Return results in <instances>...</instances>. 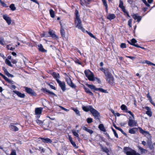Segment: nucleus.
I'll return each instance as SVG.
<instances>
[{
  "label": "nucleus",
  "mask_w": 155,
  "mask_h": 155,
  "mask_svg": "<svg viewBox=\"0 0 155 155\" xmlns=\"http://www.w3.org/2000/svg\"><path fill=\"white\" fill-rule=\"evenodd\" d=\"M82 109L85 112L90 111L95 119H99V113L97 110L94 108L92 106L90 105L84 106L82 107Z\"/></svg>",
  "instance_id": "obj_1"
},
{
  "label": "nucleus",
  "mask_w": 155,
  "mask_h": 155,
  "mask_svg": "<svg viewBox=\"0 0 155 155\" xmlns=\"http://www.w3.org/2000/svg\"><path fill=\"white\" fill-rule=\"evenodd\" d=\"M84 74L86 77L90 81H94L95 80L93 73L89 70L84 71Z\"/></svg>",
  "instance_id": "obj_2"
},
{
  "label": "nucleus",
  "mask_w": 155,
  "mask_h": 155,
  "mask_svg": "<svg viewBox=\"0 0 155 155\" xmlns=\"http://www.w3.org/2000/svg\"><path fill=\"white\" fill-rule=\"evenodd\" d=\"M107 81L110 84L114 83V79L113 76L109 72L105 75Z\"/></svg>",
  "instance_id": "obj_3"
},
{
  "label": "nucleus",
  "mask_w": 155,
  "mask_h": 155,
  "mask_svg": "<svg viewBox=\"0 0 155 155\" xmlns=\"http://www.w3.org/2000/svg\"><path fill=\"white\" fill-rule=\"evenodd\" d=\"M87 85L89 88H90L92 90H94L95 91H99L102 92L104 93H107V90H104L102 88H96L94 85H90L89 84H87Z\"/></svg>",
  "instance_id": "obj_4"
},
{
  "label": "nucleus",
  "mask_w": 155,
  "mask_h": 155,
  "mask_svg": "<svg viewBox=\"0 0 155 155\" xmlns=\"http://www.w3.org/2000/svg\"><path fill=\"white\" fill-rule=\"evenodd\" d=\"M75 23L76 27L78 29L81 30L83 32L85 31V29L82 26L81 20H75Z\"/></svg>",
  "instance_id": "obj_5"
},
{
  "label": "nucleus",
  "mask_w": 155,
  "mask_h": 155,
  "mask_svg": "<svg viewBox=\"0 0 155 155\" xmlns=\"http://www.w3.org/2000/svg\"><path fill=\"white\" fill-rule=\"evenodd\" d=\"M128 42L129 44H130L131 45L134 46L135 47H136L137 48H140L143 49H145V48H144L141 47L135 44V43H137V41L134 38L132 39L130 41H128Z\"/></svg>",
  "instance_id": "obj_6"
},
{
  "label": "nucleus",
  "mask_w": 155,
  "mask_h": 155,
  "mask_svg": "<svg viewBox=\"0 0 155 155\" xmlns=\"http://www.w3.org/2000/svg\"><path fill=\"white\" fill-rule=\"evenodd\" d=\"M57 83L59 84L63 91H64L66 90V85L64 82L61 81L60 80H58Z\"/></svg>",
  "instance_id": "obj_7"
},
{
  "label": "nucleus",
  "mask_w": 155,
  "mask_h": 155,
  "mask_svg": "<svg viewBox=\"0 0 155 155\" xmlns=\"http://www.w3.org/2000/svg\"><path fill=\"white\" fill-rule=\"evenodd\" d=\"M134 150L130 148L125 147L124 148V151L127 155H130Z\"/></svg>",
  "instance_id": "obj_8"
},
{
  "label": "nucleus",
  "mask_w": 155,
  "mask_h": 155,
  "mask_svg": "<svg viewBox=\"0 0 155 155\" xmlns=\"http://www.w3.org/2000/svg\"><path fill=\"white\" fill-rule=\"evenodd\" d=\"M66 81L68 85L71 87L75 88L76 87V85L73 83L71 79L69 78H66Z\"/></svg>",
  "instance_id": "obj_9"
},
{
  "label": "nucleus",
  "mask_w": 155,
  "mask_h": 155,
  "mask_svg": "<svg viewBox=\"0 0 155 155\" xmlns=\"http://www.w3.org/2000/svg\"><path fill=\"white\" fill-rule=\"evenodd\" d=\"M137 124V122L135 120L130 119L128 121V125L130 127L136 126Z\"/></svg>",
  "instance_id": "obj_10"
},
{
  "label": "nucleus",
  "mask_w": 155,
  "mask_h": 155,
  "mask_svg": "<svg viewBox=\"0 0 155 155\" xmlns=\"http://www.w3.org/2000/svg\"><path fill=\"white\" fill-rule=\"evenodd\" d=\"M49 37H51L55 39L58 38V37L55 34L54 31L51 30H50L49 31Z\"/></svg>",
  "instance_id": "obj_11"
},
{
  "label": "nucleus",
  "mask_w": 155,
  "mask_h": 155,
  "mask_svg": "<svg viewBox=\"0 0 155 155\" xmlns=\"http://www.w3.org/2000/svg\"><path fill=\"white\" fill-rule=\"evenodd\" d=\"M10 129L14 131H16L18 130V128L16 126L14 125V124L13 123H11L9 126Z\"/></svg>",
  "instance_id": "obj_12"
},
{
  "label": "nucleus",
  "mask_w": 155,
  "mask_h": 155,
  "mask_svg": "<svg viewBox=\"0 0 155 155\" xmlns=\"http://www.w3.org/2000/svg\"><path fill=\"white\" fill-rule=\"evenodd\" d=\"M25 88L26 92L28 93L33 95H35V93L32 89L28 87H25Z\"/></svg>",
  "instance_id": "obj_13"
},
{
  "label": "nucleus",
  "mask_w": 155,
  "mask_h": 155,
  "mask_svg": "<svg viewBox=\"0 0 155 155\" xmlns=\"http://www.w3.org/2000/svg\"><path fill=\"white\" fill-rule=\"evenodd\" d=\"M147 145L151 150L154 149V147L152 144L151 140H147Z\"/></svg>",
  "instance_id": "obj_14"
},
{
  "label": "nucleus",
  "mask_w": 155,
  "mask_h": 155,
  "mask_svg": "<svg viewBox=\"0 0 155 155\" xmlns=\"http://www.w3.org/2000/svg\"><path fill=\"white\" fill-rule=\"evenodd\" d=\"M131 16L134 19H141L142 16H140L138 14L133 13L131 15Z\"/></svg>",
  "instance_id": "obj_15"
},
{
  "label": "nucleus",
  "mask_w": 155,
  "mask_h": 155,
  "mask_svg": "<svg viewBox=\"0 0 155 155\" xmlns=\"http://www.w3.org/2000/svg\"><path fill=\"white\" fill-rule=\"evenodd\" d=\"M147 111H146V114L149 117H151L152 115V113L150 108L148 107H145Z\"/></svg>",
  "instance_id": "obj_16"
},
{
  "label": "nucleus",
  "mask_w": 155,
  "mask_h": 155,
  "mask_svg": "<svg viewBox=\"0 0 155 155\" xmlns=\"http://www.w3.org/2000/svg\"><path fill=\"white\" fill-rule=\"evenodd\" d=\"M13 92L20 97L23 98L25 97V94H24L21 93L18 91H14Z\"/></svg>",
  "instance_id": "obj_17"
},
{
  "label": "nucleus",
  "mask_w": 155,
  "mask_h": 155,
  "mask_svg": "<svg viewBox=\"0 0 155 155\" xmlns=\"http://www.w3.org/2000/svg\"><path fill=\"white\" fill-rule=\"evenodd\" d=\"M40 139L42 140L43 142L45 143H51L52 142V140L48 138L41 137Z\"/></svg>",
  "instance_id": "obj_18"
},
{
  "label": "nucleus",
  "mask_w": 155,
  "mask_h": 155,
  "mask_svg": "<svg viewBox=\"0 0 155 155\" xmlns=\"http://www.w3.org/2000/svg\"><path fill=\"white\" fill-rule=\"evenodd\" d=\"M52 75L53 77L56 79L57 82L58 80H59V79L60 78V75L58 73L55 72H53L52 73Z\"/></svg>",
  "instance_id": "obj_19"
},
{
  "label": "nucleus",
  "mask_w": 155,
  "mask_h": 155,
  "mask_svg": "<svg viewBox=\"0 0 155 155\" xmlns=\"http://www.w3.org/2000/svg\"><path fill=\"white\" fill-rule=\"evenodd\" d=\"M60 25L61 26V28L60 31L61 35L62 37H65V32L64 30L62 28V24L61 21L60 22Z\"/></svg>",
  "instance_id": "obj_20"
},
{
  "label": "nucleus",
  "mask_w": 155,
  "mask_h": 155,
  "mask_svg": "<svg viewBox=\"0 0 155 155\" xmlns=\"http://www.w3.org/2000/svg\"><path fill=\"white\" fill-rule=\"evenodd\" d=\"M39 50L43 52H46L47 51L45 49L43 48V46L41 44H39L38 45Z\"/></svg>",
  "instance_id": "obj_21"
},
{
  "label": "nucleus",
  "mask_w": 155,
  "mask_h": 155,
  "mask_svg": "<svg viewBox=\"0 0 155 155\" xmlns=\"http://www.w3.org/2000/svg\"><path fill=\"white\" fill-rule=\"evenodd\" d=\"M42 110V108L39 107L36 108L35 109V113L36 114H40L41 113Z\"/></svg>",
  "instance_id": "obj_22"
},
{
  "label": "nucleus",
  "mask_w": 155,
  "mask_h": 155,
  "mask_svg": "<svg viewBox=\"0 0 155 155\" xmlns=\"http://www.w3.org/2000/svg\"><path fill=\"white\" fill-rule=\"evenodd\" d=\"M115 15L114 14H110L107 17L108 19H113L115 18Z\"/></svg>",
  "instance_id": "obj_23"
},
{
  "label": "nucleus",
  "mask_w": 155,
  "mask_h": 155,
  "mask_svg": "<svg viewBox=\"0 0 155 155\" xmlns=\"http://www.w3.org/2000/svg\"><path fill=\"white\" fill-rule=\"evenodd\" d=\"M99 128L102 131L105 132L106 131V130L103 124H100L98 126Z\"/></svg>",
  "instance_id": "obj_24"
},
{
  "label": "nucleus",
  "mask_w": 155,
  "mask_h": 155,
  "mask_svg": "<svg viewBox=\"0 0 155 155\" xmlns=\"http://www.w3.org/2000/svg\"><path fill=\"white\" fill-rule=\"evenodd\" d=\"M82 129L84 130L89 133L91 134H92L93 133L92 130L88 129L85 127H83Z\"/></svg>",
  "instance_id": "obj_25"
},
{
  "label": "nucleus",
  "mask_w": 155,
  "mask_h": 155,
  "mask_svg": "<svg viewBox=\"0 0 155 155\" xmlns=\"http://www.w3.org/2000/svg\"><path fill=\"white\" fill-rule=\"evenodd\" d=\"M41 36L42 37H49V32H43V33L41 35Z\"/></svg>",
  "instance_id": "obj_26"
},
{
  "label": "nucleus",
  "mask_w": 155,
  "mask_h": 155,
  "mask_svg": "<svg viewBox=\"0 0 155 155\" xmlns=\"http://www.w3.org/2000/svg\"><path fill=\"white\" fill-rule=\"evenodd\" d=\"M144 136L147 138L148 139L147 140H151V137L148 131L146 132V133L144 134Z\"/></svg>",
  "instance_id": "obj_27"
},
{
  "label": "nucleus",
  "mask_w": 155,
  "mask_h": 155,
  "mask_svg": "<svg viewBox=\"0 0 155 155\" xmlns=\"http://www.w3.org/2000/svg\"><path fill=\"white\" fill-rule=\"evenodd\" d=\"M103 5L105 7V9L107 12L108 11V5L106 0H102Z\"/></svg>",
  "instance_id": "obj_28"
},
{
  "label": "nucleus",
  "mask_w": 155,
  "mask_h": 155,
  "mask_svg": "<svg viewBox=\"0 0 155 155\" xmlns=\"http://www.w3.org/2000/svg\"><path fill=\"white\" fill-rule=\"evenodd\" d=\"M142 63L144 64V63H146L148 64L151 65H153L154 66H155V64H153L152 63V62H151L150 61H148V60H145V61H143L142 62Z\"/></svg>",
  "instance_id": "obj_29"
},
{
  "label": "nucleus",
  "mask_w": 155,
  "mask_h": 155,
  "mask_svg": "<svg viewBox=\"0 0 155 155\" xmlns=\"http://www.w3.org/2000/svg\"><path fill=\"white\" fill-rule=\"evenodd\" d=\"M84 90L85 91L87 94H89L91 96H93V94L92 92H91L90 90L87 88L84 87Z\"/></svg>",
  "instance_id": "obj_30"
},
{
  "label": "nucleus",
  "mask_w": 155,
  "mask_h": 155,
  "mask_svg": "<svg viewBox=\"0 0 155 155\" xmlns=\"http://www.w3.org/2000/svg\"><path fill=\"white\" fill-rule=\"evenodd\" d=\"M5 64L8 65V66L12 67L13 66L12 64H11V61H9L8 59H6L5 60Z\"/></svg>",
  "instance_id": "obj_31"
},
{
  "label": "nucleus",
  "mask_w": 155,
  "mask_h": 155,
  "mask_svg": "<svg viewBox=\"0 0 155 155\" xmlns=\"http://www.w3.org/2000/svg\"><path fill=\"white\" fill-rule=\"evenodd\" d=\"M45 120H44L43 121H42L41 120H39L38 119H37L36 120V122L39 125H41L43 124H44V122L45 121Z\"/></svg>",
  "instance_id": "obj_32"
},
{
  "label": "nucleus",
  "mask_w": 155,
  "mask_h": 155,
  "mask_svg": "<svg viewBox=\"0 0 155 155\" xmlns=\"http://www.w3.org/2000/svg\"><path fill=\"white\" fill-rule=\"evenodd\" d=\"M0 44L4 46L5 45V42L2 37H0Z\"/></svg>",
  "instance_id": "obj_33"
},
{
  "label": "nucleus",
  "mask_w": 155,
  "mask_h": 155,
  "mask_svg": "<svg viewBox=\"0 0 155 155\" xmlns=\"http://www.w3.org/2000/svg\"><path fill=\"white\" fill-rule=\"evenodd\" d=\"M100 70H101V71H102L104 73L105 75L106 74H107L109 72L108 71L107 69H106L105 68H100Z\"/></svg>",
  "instance_id": "obj_34"
},
{
  "label": "nucleus",
  "mask_w": 155,
  "mask_h": 155,
  "mask_svg": "<svg viewBox=\"0 0 155 155\" xmlns=\"http://www.w3.org/2000/svg\"><path fill=\"white\" fill-rule=\"evenodd\" d=\"M75 19H80L79 18V15L78 10H76L75 11Z\"/></svg>",
  "instance_id": "obj_35"
},
{
  "label": "nucleus",
  "mask_w": 155,
  "mask_h": 155,
  "mask_svg": "<svg viewBox=\"0 0 155 155\" xmlns=\"http://www.w3.org/2000/svg\"><path fill=\"white\" fill-rule=\"evenodd\" d=\"M101 149L104 152L107 153V154L108 153V152H109V150L106 147H103L102 146H101Z\"/></svg>",
  "instance_id": "obj_36"
},
{
  "label": "nucleus",
  "mask_w": 155,
  "mask_h": 155,
  "mask_svg": "<svg viewBox=\"0 0 155 155\" xmlns=\"http://www.w3.org/2000/svg\"><path fill=\"white\" fill-rule=\"evenodd\" d=\"M121 110H125L126 111L127 110V107L124 104H122L121 106Z\"/></svg>",
  "instance_id": "obj_37"
},
{
  "label": "nucleus",
  "mask_w": 155,
  "mask_h": 155,
  "mask_svg": "<svg viewBox=\"0 0 155 155\" xmlns=\"http://www.w3.org/2000/svg\"><path fill=\"white\" fill-rule=\"evenodd\" d=\"M9 7L12 11H14L16 9L15 5L13 4H12L9 6Z\"/></svg>",
  "instance_id": "obj_38"
},
{
  "label": "nucleus",
  "mask_w": 155,
  "mask_h": 155,
  "mask_svg": "<svg viewBox=\"0 0 155 155\" xmlns=\"http://www.w3.org/2000/svg\"><path fill=\"white\" fill-rule=\"evenodd\" d=\"M50 13L51 17L53 18L54 17V13L52 9H51L50 11Z\"/></svg>",
  "instance_id": "obj_39"
},
{
  "label": "nucleus",
  "mask_w": 155,
  "mask_h": 155,
  "mask_svg": "<svg viewBox=\"0 0 155 155\" xmlns=\"http://www.w3.org/2000/svg\"><path fill=\"white\" fill-rule=\"evenodd\" d=\"M119 7L121 8L125 7L123 6V1L121 0H120L119 1Z\"/></svg>",
  "instance_id": "obj_40"
},
{
  "label": "nucleus",
  "mask_w": 155,
  "mask_h": 155,
  "mask_svg": "<svg viewBox=\"0 0 155 155\" xmlns=\"http://www.w3.org/2000/svg\"><path fill=\"white\" fill-rule=\"evenodd\" d=\"M139 130L140 133L144 135L146 133V132H147V131H145L142 128L140 127H139Z\"/></svg>",
  "instance_id": "obj_41"
},
{
  "label": "nucleus",
  "mask_w": 155,
  "mask_h": 155,
  "mask_svg": "<svg viewBox=\"0 0 155 155\" xmlns=\"http://www.w3.org/2000/svg\"><path fill=\"white\" fill-rule=\"evenodd\" d=\"M136 129V128H133L130 129L129 131V132L131 134H134L135 133V131L134 130V129Z\"/></svg>",
  "instance_id": "obj_42"
},
{
  "label": "nucleus",
  "mask_w": 155,
  "mask_h": 155,
  "mask_svg": "<svg viewBox=\"0 0 155 155\" xmlns=\"http://www.w3.org/2000/svg\"><path fill=\"white\" fill-rule=\"evenodd\" d=\"M46 92H47V93H48L49 94H50V95H53L54 96L57 97V95L56 94H55L53 92H51L48 90H46Z\"/></svg>",
  "instance_id": "obj_43"
},
{
  "label": "nucleus",
  "mask_w": 155,
  "mask_h": 155,
  "mask_svg": "<svg viewBox=\"0 0 155 155\" xmlns=\"http://www.w3.org/2000/svg\"><path fill=\"white\" fill-rule=\"evenodd\" d=\"M11 45H7V49H8V50H11V51H13L15 50V48H13V47H10V46H11Z\"/></svg>",
  "instance_id": "obj_44"
},
{
  "label": "nucleus",
  "mask_w": 155,
  "mask_h": 155,
  "mask_svg": "<svg viewBox=\"0 0 155 155\" xmlns=\"http://www.w3.org/2000/svg\"><path fill=\"white\" fill-rule=\"evenodd\" d=\"M0 3L3 7H8V6H7L6 4L1 0H0Z\"/></svg>",
  "instance_id": "obj_45"
},
{
  "label": "nucleus",
  "mask_w": 155,
  "mask_h": 155,
  "mask_svg": "<svg viewBox=\"0 0 155 155\" xmlns=\"http://www.w3.org/2000/svg\"><path fill=\"white\" fill-rule=\"evenodd\" d=\"M0 75L6 81H7L9 79L5 76L0 73Z\"/></svg>",
  "instance_id": "obj_46"
},
{
  "label": "nucleus",
  "mask_w": 155,
  "mask_h": 155,
  "mask_svg": "<svg viewBox=\"0 0 155 155\" xmlns=\"http://www.w3.org/2000/svg\"><path fill=\"white\" fill-rule=\"evenodd\" d=\"M72 133L74 136L76 137H79V135L75 131L72 130Z\"/></svg>",
  "instance_id": "obj_47"
},
{
  "label": "nucleus",
  "mask_w": 155,
  "mask_h": 155,
  "mask_svg": "<svg viewBox=\"0 0 155 155\" xmlns=\"http://www.w3.org/2000/svg\"><path fill=\"white\" fill-rule=\"evenodd\" d=\"M3 18L4 19H11L7 15L5 14L3 15Z\"/></svg>",
  "instance_id": "obj_48"
},
{
  "label": "nucleus",
  "mask_w": 155,
  "mask_h": 155,
  "mask_svg": "<svg viewBox=\"0 0 155 155\" xmlns=\"http://www.w3.org/2000/svg\"><path fill=\"white\" fill-rule=\"evenodd\" d=\"M144 3L145 5L147 6V7H149L150 6V5L148 4L146 0H141Z\"/></svg>",
  "instance_id": "obj_49"
},
{
  "label": "nucleus",
  "mask_w": 155,
  "mask_h": 155,
  "mask_svg": "<svg viewBox=\"0 0 155 155\" xmlns=\"http://www.w3.org/2000/svg\"><path fill=\"white\" fill-rule=\"evenodd\" d=\"M139 148L141 152L142 153H144L145 151H146V150L145 149H143V148L141 147H139Z\"/></svg>",
  "instance_id": "obj_50"
},
{
  "label": "nucleus",
  "mask_w": 155,
  "mask_h": 155,
  "mask_svg": "<svg viewBox=\"0 0 155 155\" xmlns=\"http://www.w3.org/2000/svg\"><path fill=\"white\" fill-rule=\"evenodd\" d=\"M130 155H140L139 153H137L136 151L133 150Z\"/></svg>",
  "instance_id": "obj_51"
},
{
  "label": "nucleus",
  "mask_w": 155,
  "mask_h": 155,
  "mask_svg": "<svg viewBox=\"0 0 155 155\" xmlns=\"http://www.w3.org/2000/svg\"><path fill=\"white\" fill-rule=\"evenodd\" d=\"M87 122L88 123H90L92 122L93 119L91 118H88L87 120Z\"/></svg>",
  "instance_id": "obj_52"
},
{
  "label": "nucleus",
  "mask_w": 155,
  "mask_h": 155,
  "mask_svg": "<svg viewBox=\"0 0 155 155\" xmlns=\"http://www.w3.org/2000/svg\"><path fill=\"white\" fill-rule=\"evenodd\" d=\"M73 110L79 116L80 115L79 111L77 109H73Z\"/></svg>",
  "instance_id": "obj_53"
},
{
  "label": "nucleus",
  "mask_w": 155,
  "mask_h": 155,
  "mask_svg": "<svg viewBox=\"0 0 155 155\" xmlns=\"http://www.w3.org/2000/svg\"><path fill=\"white\" fill-rule=\"evenodd\" d=\"M72 145L74 147L76 148H78V147L76 145V144L73 141L71 142V143Z\"/></svg>",
  "instance_id": "obj_54"
},
{
  "label": "nucleus",
  "mask_w": 155,
  "mask_h": 155,
  "mask_svg": "<svg viewBox=\"0 0 155 155\" xmlns=\"http://www.w3.org/2000/svg\"><path fill=\"white\" fill-rule=\"evenodd\" d=\"M120 47L122 48H126V45L124 43H122L120 45Z\"/></svg>",
  "instance_id": "obj_55"
},
{
  "label": "nucleus",
  "mask_w": 155,
  "mask_h": 155,
  "mask_svg": "<svg viewBox=\"0 0 155 155\" xmlns=\"http://www.w3.org/2000/svg\"><path fill=\"white\" fill-rule=\"evenodd\" d=\"M86 31L87 32V33L92 38H96L95 37L94 35H93L90 32H87V31Z\"/></svg>",
  "instance_id": "obj_56"
},
{
  "label": "nucleus",
  "mask_w": 155,
  "mask_h": 155,
  "mask_svg": "<svg viewBox=\"0 0 155 155\" xmlns=\"http://www.w3.org/2000/svg\"><path fill=\"white\" fill-rule=\"evenodd\" d=\"M126 112L129 113L133 117L134 119V114L130 111L127 110Z\"/></svg>",
  "instance_id": "obj_57"
},
{
  "label": "nucleus",
  "mask_w": 155,
  "mask_h": 155,
  "mask_svg": "<svg viewBox=\"0 0 155 155\" xmlns=\"http://www.w3.org/2000/svg\"><path fill=\"white\" fill-rule=\"evenodd\" d=\"M59 107L62 110H64L67 112H68L69 110L61 106H59Z\"/></svg>",
  "instance_id": "obj_58"
},
{
  "label": "nucleus",
  "mask_w": 155,
  "mask_h": 155,
  "mask_svg": "<svg viewBox=\"0 0 155 155\" xmlns=\"http://www.w3.org/2000/svg\"><path fill=\"white\" fill-rule=\"evenodd\" d=\"M126 57L127 58H129L132 60H134L135 58V57L130 56H126Z\"/></svg>",
  "instance_id": "obj_59"
},
{
  "label": "nucleus",
  "mask_w": 155,
  "mask_h": 155,
  "mask_svg": "<svg viewBox=\"0 0 155 155\" xmlns=\"http://www.w3.org/2000/svg\"><path fill=\"white\" fill-rule=\"evenodd\" d=\"M10 155H16V151L15 150H12L10 154Z\"/></svg>",
  "instance_id": "obj_60"
},
{
  "label": "nucleus",
  "mask_w": 155,
  "mask_h": 155,
  "mask_svg": "<svg viewBox=\"0 0 155 155\" xmlns=\"http://www.w3.org/2000/svg\"><path fill=\"white\" fill-rule=\"evenodd\" d=\"M7 82L11 84H13L15 83L13 81L9 79Z\"/></svg>",
  "instance_id": "obj_61"
},
{
  "label": "nucleus",
  "mask_w": 155,
  "mask_h": 155,
  "mask_svg": "<svg viewBox=\"0 0 155 155\" xmlns=\"http://www.w3.org/2000/svg\"><path fill=\"white\" fill-rule=\"evenodd\" d=\"M131 23V20H129V21H128V24L129 26L130 27H132Z\"/></svg>",
  "instance_id": "obj_62"
},
{
  "label": "nucleus",
  "mask_w": 155,
  "mask_h": 155,
  "mask_svg": "<svg viewBox=\"0 0 155 155\" xmlns=\"http://www.w3.org/2000/svg\"><path fill=\"white\" fill-rule=\"evenodd\" d=\"M74 61L76 63L78 64H80V65L81 64V63L79 61L78 59H77L76 60H75Z\"/></svg>",
  "instance_id": "obj_63"
},
{
  "label": "nucleus",
  "mask_w": 155,
  "mask_h": 155,
  "mask_svg": "<svg viewBox=\"0 0 155 155\" xmlns=\"http://www.w3.org/2000/svg\"><path fill=\"white\" fill-rule=\"evenodd\" d=\"M121 9H122V11L124 12V14L127 12V11H126V10L125 9V7L123 8H121Z\"/></svg>",
  "instance_id": "obj_64"
}]
</instances>
